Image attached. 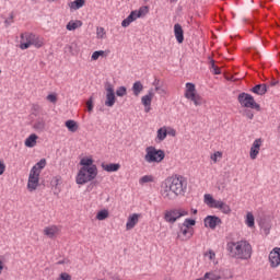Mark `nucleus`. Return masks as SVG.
<instances>
[{
  "mask_svg": "<svg viewBox=\"0 0 280 280\" xmlns=\"http://www.w3.org/2000/svg\"><path fill=\"white\" fill-rule=\"evenodd\" d=\"M187 194V179L180 175L168 178L161 189V196L164 200H176L177 196Z\"/></svg>",
  "mask_w": 280,
  "mask_h": 280,
  "instance_id": "f257e3e1",
  "label": "nucleus"
},
{
  "mask_svg": "<svg viewBox=\"0 0 280 280\" xmlns=\"http://www.w3.org/2000/svg\"><path fill=\"white\" fill-rule=\"evenodd\" d=\"M228 250L234 259H250L253 255V247L246 241L229 243Z\"/></svg>",
  "mask_w": 280,
  "mask_h": 280,
  "instance_id": "f03ea898",
  "label": "nucleus"
},
{
  "mask_svg": "<svg viewBox=\"0 0 280 280\" xmlns=\"http://www.w3.org/2000/svg\"><path fill=\"white\" fill-rule=\"evenodd\" d=\"M97 178V166H92L90 168H80L77 174V185H86L91 180Z\"/></svg>",
  "mask_w": 280,
  "mask_h": 280,
  "instance_id": "7ed1b4c3",
  "label": "nucleus"
},
{
  "mask_svg": "<svg viewBox=\"0 0 280 280\" xmlns=\"http://www.w3.org/2000/svg\"><path fill=\"white\" fill-rule=\"evenodd\" d=\"M165 159V151L155 147H147L144 161L145 163H161Z\"/></svg>",
  "mask_w": 280,
  "mask_h": 280,
  "instance_id": "20e7f679",
  "label": "nucleus"
},
{
  "mask_svg": "<svg viewBox=\"0 0 280 280\" xmlns=\"http://www.w3.org/2000/svg\"><path fill=\"white\" fill-rule=\"evenodd\" d=\"M186 215H189V211L183 208H174L164 212V220L167 224H176L180 218H185Z\"/></svg>",
  "mask_w": 280,
  "mask_h": 280,
  "instance_id": "39448f33",
  "label": "nucleus"
},
{
  "mask_svg": "<svg viewBox=\"0 0 280 280\" xmlns=\"http://www.w3.org/2000/svg\"><path fill=\"white\" fill-rule=\"evenodd\" d=\"M22 40H26V42H22L20 44V49H30V47H32V45H34V47L40 48L43 47V40H40L35 34L33 33H23L21 35Z\"/></svg>",
  "mask_w": 280,
  "mask_h": 280,
  "instance_id": "423d86ee",
  "label": "nucleus"
},
{
  "mask_svg": "<svg viewBox=\"0 0 280 280\" xmlns=\"http://www.w3.org/2000/svg\"><path fill=\"white\" fill-rule=\"evenodd\" d=\"M184 97H186V100H189V102H192L194 106H202L205 102V100H202L200 95L196 93V84L194 83H186V91Z\"/></svg>",
  "mask_w": 280,
  "mask_h": 280,
  "instance_id": "0eeeda50",
  "label": "nucleus"
},
{
  "mask_svg": "<svg viewBox=\"0 0 280 280\" xmlns=\"http://www.w3.org/2000/svg\"><path fill=\"white\" fill-rule=\"evenodd\" d=\"M237 101L244 108H255V110L258 112L261 110V106L255 102V97L248 93L243 92L238 94Z\"/></svg>",
  "mask_w": 280,
  "mask_h": 280,
  "instance_id": "6e6552de",
  "label": "nucleus"
},
{
  "mask_svg": "<svg viewBox=\"0 0 280 280\" xmlns=\"http://www.w3.org/2000/svg\"><path fill=\"white\" fill-rule=\"evenodd\" d=\"M105 91H106V100L105 106L108 108H113L115 106V102H117V97L115 96V85L110 82H105Z\"/></svg>",
  "mask_w": 280,
  "mask_h": 280,
  "instance_id": "1a4fd4ad",
  "label": "nucleus"
},
{
  "mask_svg": "<svg viewBox=\"0 0 280 280\" xmlns=\"http://www.w3.org/2000/svg\"><path fill=\"white\" fill-rule=\"evenodd\" d=\"M40 183V175L34 172H30L28 182H27V189L28 191H36L38 189V185Z\"/></svg>",
  "mask_w": 280,
  "mask_h": 280,
  "instance_id": "9d476101",
  "label": "nucleus"
},
{
  "mask_svg": "<svg viewBox=\"0 0 280 280\" xmlns=\"http://www.w3.org/2000/svg\"><path fill=\"white\" fill-rule=\"evenodd\" d=\"M222 223V219L217 215H208L203 219V224L206 229H211L212 231L215 230V228Z\"/></svg>",
  "mask_w": 280,
  "mask_h": 280,
  "instance_id": "9b49d317",
  "label": "nucleus"
},
{
  "mask_svg": "<svg viewBox=\"0 0 280 280\" xmlns=\"http://www.w3.org/2000/svg\"><path fill=\"white\" fill-rule=\"evenodd\" d=\"M154 89H150L149 91H148V94L147 95H144V96H142L141 97V103H142V105L144 106V112H149V110H151V106H152V100H154Z\"/></svg>",
  "mask_w": 280,
  "mask_h": 280,
  "instance_id": "f8f14e48",
  "label": "nucleus"
},
{
  "mask_svg": "<svg viewBox=\"0 0 280 280\" xmlns=\"http://www.w3.org/2000/svg\"><path fill=\"white\" fill-rule=\"evenodd\" d=\"M269 264H270L271 268H279V266H280V247H276L270 252Z\"/></svg>",
  "mask_w": 280,
  "mask_h": 280,
  "instance_id": "ddd939ff",
  "label": "nucleus"
},
{
  "mask_svg": "<svg viewBox=\"0 0 280 280\" xmlns=\"http://www.w3.org/2000/svg\"><path fill=\"white\" fill-rule=\"evenodd\" d=\"M261 138H258L253 142L249 150V159H252V161H255V159H257V156L259 155V150H261Z\"/></svg>",
  "mask_w": 280,
  "mask_h": 280,
  "instance_id": "4468645a",
  "label": "nucleus"
},
{
  "mask_svg": "<svg viewBox=\"0 0 280 280\" xmlns=\"http://www.w3.org/2000/svg\"><path fill=\"white\" fill-rule=\"evenodd\" d=\"M139 218H140V214H138V213H133V214L129 215L127 219V223H126V230L132 231V229H135V226H137V224H139Z\"/></svg>",
  "mask_w": 280,
  "mask_h": 280,
  "instance_id": "2eb2a0df",
  "label": "nucleus"
},
{
  "mask_svg": "<svg viewBox=\"0 0 280 280\" xmlns=\"http://www.w3.org/2000/svg\"><path fill=\"white\" fill-rule=\"evenodd\" d=\"M35 132H45L47 130V121L45 118H37L33 125Z\"/></svg>",
  "mask_w": 280,
  "mask_h": 280,
  "instance_id": "dca6fc26",
  "label": "nucleus"
},
{
  "mask_svg": "<svg viewBox=\"0 0 280 280\" xmlns=\"http://www.w3.org/2000/svg\"><path fill=\"white\" fill-rule=\"evenodd\" d=\"M180 235H183L182 241L187 242V240H191V237L194 236V231L190 230L189 228L180 225L178 237H180Z\"/></svg>",
  "mask_w": 280,
  "mask_h": 280,
  "instance_id": "f3484780",
  "label": "nucleus"
},
{
  "mask_svg": "<svg viewBox=\"0 0 280 280\" xmlns=\"http://www.w3.org/2000/svg\"><path fill=\"white\" fill-rule=\"evenodd\" d=\"M174 34L177 43L183 44L185 40V32L183 31V26L180 24L174 25Z\"/></svg>",
  "mask_w": 280,
  "mask_h": 280,
  "instance_id": "a211bd4d",
  "label": "nucleus"
},
{
  "mask_svg": "<svg viewBox=\"0 0 280 280\" xmlns=\"http://www.w3.org/2000/svg\"><path fill=\"white\" fill-rule=\"evenodd\" d=\"M250 92L255 93V95L264 96L268 93V85L267 84H257L250 89Z\"/></svg>",
  "mask_w": 280,
  "mask_h": 280,
  "instance_id": "6ab92c4d",
  "label": "nucleus"
},
{
  "mask_svg": "<svg viewBox=\"0 0 280 280\" xmlns=\"http://www.w3.org/2000/svg\"><path fill=\"white\" fill-rule=\"evenodd\" d=\"M102 170L104 172L113 173V172H119L121 170V164L119 163H109V164H101Z\"/></svg>",
  "mask_w": 280,
  "mask_h": 280,
  "instance_id": "aec40b11",
  "label": "nucleus"
},
{
  "mask_svg": "<svg viewBox=\"0 0 280 280\" xmlns=\"http://www.w3.org/2000/svg\"><path fill=\"white\" fill-rule=\"evenodd\" d=\"M137 19H139L137 11H131L130 14L125 20H122L121 27H130V23H135Z\"/></svg>",
  "mask_w": 280,
  "mask_h": 280,
  "instance_id": "412c9836",
  "label": "nucleus"
},
{
  "mask_svg": "<svg viewBox=\"0 0 280 280\" xmlns=\"http://www.w3.org/2000/svg\"><path fill=\"white\" fill-rule=\"evenodd\" d=\"M59 231L60 230L56 225L47 226L44 229V235H46V237H49L50 240H54V237L58 235Z\"/></svg>",
  "mask_w": 280,
  "mask_h": 280,
  "instance_id": "4be33fe9",
  "label": "nucleus"
},
{
  "mask_svg": "<svg viewBox=\"0 0 280 280\" xmlns=\"http://www.w3.org/2000/svg\"><path fill=\"white\" fill-rule=\"evenodd\" d=\"M167 139V127H162L158 129L155 141L156 143H161Z\"/></svg>",
  "mask_w": 280,
  "mask_h": 280,
  "instance_id": "5701e85b",
  "label": "nucleus"
},
{
  "mask_svg": "<svg viewBox=\"0 0 280 280\" xmlns=\"http://www.w3.org/2000/svg\"><path fill=\"white\" fill-rule=\"evenodd\" d=\"M47 165V160L42 159L39 162H37L31 170V172H34V174L40 175V170H45V166Z\"/></svg>",
  "mask_w": 280,
  "mask_h": 280,
  "instance_id": "b1692460",
  "label": "nucleus"
},
{
  "mask_svg": "<svg viewBox=\"0 0 280 280\" xmlns=\"http://www.w3.org/2000/svg\"><path fill=\"white\" fill-rule=\"evenodd\" d=\"M36 141H38V136L36 133H32L26 138L24 145L26 148H36Z\"/></svg>",
  "mask_w": 280,
  "mask_h": 280,
  "instance_id": "393cba45",
  "label": "nucleus"
},
{
  "mask_svg": "<svg viewBox=\"0 0 280 280\" xmlns=\"http://www.w3.org/2000/svg\"><path fill=\"white\" fill-rule=\"evenodd\" d=\"M214 209H220L225 215L231 213V206L226 205V202L219 200Z\"/></svg>",
  "mask_w": 280,
  "mask_h": 280,
  "instance_id": "a878e982",
  "label": "nucleus"
},
{
  "mask_svg": "<svg viewBox=\"0 0 280 280\" xmlns=\"http://www.w3.org/2000/svg\"><path fill=\"white\" fill-rule=\"evenodd\" d=\"M260 229L264 231L265 235H270V229H272V222L270 220H262L260 222Z\"/></svg>",
  "mask_w": 280,
  "mask_h": 280,
  "instance_id": "bb28decb",
  "label": "nucleus"
},
{
  "mask_svg": "<svg viewBox=\"0 0 280 280\" xmlns=\"http://www.w3.org/2000/svg\"><path fill=\"white\" fill-rule=\"evenodd\" d=\"M219 201L220 200H215L210 194H206L203 197V202L213 209H215V206Z\"/></svg>",
  "mask_w": 280,
  "mask_h": 280,
  "instance_id": "cd10ccee",
  "label": "nucleus"
},
{
  "mask_svg": "<svg viewBox=\"0 0 280 280\" xmlns=\"http://www.w3.org/2000/svg\"><path fill=\"white\" fill-rule=\"evenodd\" d=\"M143 92V83L141 81H136L132 85V93L136 97H139Z\"/></svg>",
  "mask_w": 280,
  "mask_h": 280,
  "instance_id": "c85d7f7f",
  "label": "nucleus"
},
{
  "mask_svg": "<svg viewBox=\"0 0 280 280\" xmlns=\"http://www.w3.org/2000/svg\"><path fill=\"white\" fill-rule=\"evenodd\" d=\"M78 27H82V21H80V20L70 21L66 25V30H68V32H74V30H78Z\"/></svg>",
  "mask_w": 280,
  "mask_h": 280,
  "instance_id": "c756f323",
  "label": "nucleus"
},
{
  "mask_svg": "<svg viewBox=\"0 0 280 280\" xmlns=\"http://www.w3.org/2000/svg\"><path fill=\"white\" fill-rule=\"evenodd\" d=\"M66 128H68L69 132H78V129L80 128V126L78 125V122L75 120H67L65 124Z\"/></svg>",
  "mask_w": 280,
  "mask_h": 280,
  "instance_id": "7c9ffc66",
  "label": "nucleus"
},
{
  "mask_svg": "<svg viewBox=\"0 0 280 280\" xmlns=\"http://www.w3.org/2000/svg\"><path fill=\"white\" fill-rule=\"evenodd\" d=\"M80 165H82L81 168H85V170H90V167L96 166L95 164H93V159L91 158L81 159Z\"/></svg>",
  "mask_w": 280,
  "mask_h": 280,
  "instance_id": "2f4dec72",
  "label": "nucleus"
},
{
  "mask_svg": "<svg viewBox=\"0 0 280 280\" xmlns=\"http://www.w3.org/2000/svg\"><path fill=\"white\" fill-rule=\"evenodd\" d=\"M84 3H86V0H74L69 3V8L71 10H80V8H83Z\"/></svg>",
  "mask_w": 280,
  "mask_h": 280,
  "instance_id": "473e14b6",
  "label": "nucleus"
},
{
  "mask_svg": "<svg viewBox=\"0 0 280 280\" xmlns=\"http://www.w3.org/2000/svg\"><path fill=\"white\" fill-rule=\"evenodd\" d=\"M245 223L249 229H253V226H255V215H253L252 212H248L246 214Z\"/></svg>",
  "mask_w": 280,
  "mask_h": 280,
  "instance_id": "72a5a7b5",
  "label": "nucleus"
},
{
  "mask_svg": "<svg viewBox=\"0 0 280 280\" xmlns=\"http://www.w3.org/2000/svg\"><path fill=\"white\" fill-rule=\"evenodd\" d=\"M252 8H253L252 4L240 7L238 9H236V12L237 14H240V16H244V14H248V12H250Z\"/></svg>",
  "mask_w": 280,
  "mask_h": 280,
  "instance_id": "f704fd0d",
  "label": "nucleus"
},
{
  "mask_svg": "<svg viewBox=\"0 0 280 280\" xmlns=\"http://www.w3.org/2000/svg\"><path fill=\"white\" fill-rule=\"evenodd\" d=\"M203 279L209 280H220L222 276L214 273L213 271L206 272Z\"/></svg>",
  "mask_w": 280,
  "mask_h": 280,
  "instance_id": "c9c22d12",
  "label": "nucleus"
},
{
  "mask_svg": "<svg viewBox=\"0 0 280 280\" xmlns=\"http://www.w3.org/2000/svg\"><path fill=\"white\" fill-rule=\"evenodd\" d=\"M133 12H136L138 19H141V16H145V14L150 12V9L148 7H141L139 10H135Z\"/></svg>",
  "mask_w": 280,
  "mask_h": 280,
  "instance_id": "e433bc0d",
  "label": "nucleus"
},
{
  "mask_svg": "<svg viewBox=\"0 0 280 280\" xmlns=\"http://www.w3.org/2000/svg\"><path fill=\"white\" fill-rule=\"evenodd\" d=\"M96 38H98L100 40L106 38V30L104 27L96 28Z\"/></svg>",
  "mask_w": 280,
  "mask_h": 280,
  "instance_id": "4c0bfd02",
  "label": "nucleus"
},
{
  "mask_svg": "<svg viewBox=\"0 0 280 280\" xmlns=\"http://www.w3.org/2000/svg\"><path fill=\"white\" fill-rule=\"evenodd\" d=\"M115 93L117 97H125V95H128V89L126 86H119Z\"/></svg>",
  "mask_w": 280,
  "mask_h": 280,
  "instance_id": "58836bf2",
  "label": "nucleus"
},
{
  "mask_svg": "<svg viewBox=\"0 0 280 280\" xmlns=\"http://www.w3.org/2000/svg\"><path fill=\"white\" fill-rule=\"evenodd\" d=\"M106 218H108V210L106 209L98 211L96 214V220L103 221L106 220Z\"/></svg>",
  "mask_w": 280,
  "mask_h": 280,
  "instance_id": "ea45409f",
  "label": "nucleus"
},
{
  "mask_svg": "<svg viewBox=\"0 0 280 280\" xmlns=\"http://www.w3.org/2000/svg\"><path fill=\"white\" fill-rule=\"evenodd\" d=\"M106 55V51L104 50H96L92 54L91 59L92 60H100V57H104Z\"/></svg>",
  "mask_w": 280,
  "mask_h": 280,
  "instance_id": "a19ab883",
  "label": "nucleus"
},
{
  "mask_svg": "<svg viewBox=\"0 0 280 280\" xmlns=\"http://www.w3.org/2000/svg\"><path fill=\"white\" fill-rule=\"evenodd\" d=\"M184 228L189 229V226H196V220L194 219H185L184 223L182 224Z\"/></svg>",
  "mask_w": 280,
  "mask_h": 280,
  "instance_id": "79ce46f5",
  "label": "nucleus"
},
{
  "mask_svg": "<svg viewBox=\"0 0 280 280\" xmlns=\"http://www.w3.org/2000/svg\"><path fill=\"white\" fill-rule=\"evenodd\" d=\"M46 100L50 102V104H56V102H58V95L56 93L48 94Z\"/></svg>",
  "mask_w": 280,
  "mask_h": 280,
  "instance_id": "37998d69",
  "label": "nucleus"
},
{
  "mask_svg": "<svg viewBox=\"0 0 280 280\" xmlns=\"http://www.w3.org/2000/svg\"><path fill=\"white\" fill-rule=\"evenodd\" d=\"M152 180H154L152 175H144L140 178V184L143 185L144 183H152Z\"/></svg>",
  "mask_w": 280,
  "mask_h": 280,
  "instance_id": "c03bdc74",
  "label": "nucleus"
},
{
  "mask_svg": "<svg viewBox=\"0 0 280 280\" xmlns=\"http://www.w3.org/2000/svg\"><path fill=\"white\" fill-rule=\"evenodd\" d=\"M154 91H156V93H159L161 97H165V95H168L167 90L164 89L163 85L160 88H154Z\"/></svg>",
  "mask_w": 280,
  "mask_h": 280,
  "instance_id": "a18cd8bd",
  "label": "nucleus"
},
{
  "mask_svg": "<svg viewBox=\"0 0 280 280\" xmlns=\"http://www.w3.org/2000/svg\"><path fill=\"white\" fill-rule=\"evenodd\" d=\"M210 65H211V69H213V73H214V75H220V68H218L217 66H215V60H213V59H211L210 60Z\"/></svg>",
  "mask_w": 280,
  "mask_h": 280,
  "instance_id": "49530a36",
  "label": "nucleus"
},
{
  "mask_svg": "<svg viewBox=\"0 0 280 280\" xmlns=\"http://www.w3.org/2000/svg\"><path fill=\"white\" fill-rule=\"evenodd\" d=\"M211 161H213V163H215L218 161V159H222V152L221 151H217L214 152L211 156H210Z\"/></svg>",
  "mask_w": 280,
  "mask_h": 280,
  "instance_id": "de8ad7c7",
  "label": "nucleus"
},
{
  "mask_svg": "<svg viewBox=\"0 0 280 280\" xmlns=\"http://www.w3.org/2000/svg\"><path fill=\"white\" fill-rule=\"evenodd\" d=\"M244 116L247 117V119H254L255 113L252 109H245Z\"/></svg>",
  "mask_w": 280,
  "mask_h": 280,
  "instance_id": "09e8293b",
  "label": "nucleus"
},
{
  "mask_svg": "<svg viewBox=\"0 0 280 280\" xmlns=\"http://www.w3.org/2000/svg\"><path fill=\"white\" fill-rule=\"evenodd\" d=\"M86 106H88V112H89V113H93V96H91V97L88 100Z\"/></svg>",
  "mask_w": 280,
  "mask_h": 280,
  "instance_id": "8fccbe9b",
  "label": "nucleus"
},
{
  "mask_svg": "<svg viewBox=\"0 0 280 280\" xmlns=\"http://www.w3.org/2000/svg\"><path fill=\"white\" fill-rule=\"evenodd\" d=\"M68 49L70 54H73V50L78 49V42H72L69 46Z\"/></svg>",
  "mask_w": 280,
  "mask_h": 280,
  "instance_id": "3c124183",
  "label": "nucleus"
},
{
  "mask_svg": "<svg viewBox=\"0 0 280 280\" xmlns=\"http://www.w3.org/2000/svg\"><path fill=\"white\" fill-rule=\"evenodd\" d=\"M205 256H206V257L208 256L210 260H213V259H215V252H213V250L210 249V250L208 252V254H205Z\"/></svg>",
  "mask_w": 280,
  "mask_h": 280,
  "instance_id": "603ef678",
  "label": "nucleus"
},
{
  "mask_svg": "<svg viewBox=\"0 0 280 280\" xmlns=\"http://www.w3.org/2000/svg\"><path fill=\"white\" fill-rule=\"evenodd\" d=\"M5 172V163L3 161H0V176H3Z\"/></svg>",
  "mask_w": 280,
  "mask_h": 280,
  "instance_id": "864d4df0",
  "label": "nucleus"
},
{
  "mask_svg": "<svg viewBox=\"0 0 280 280\" xmlns=\"http://www.w3.org/2000/svg\"><path fill=\"white\" fill-rule=\"evenodd\" d=\"M60 279L61 280H71V276L69 273H67V272H62L60 275Z\"/></svg>",
  "mask_w": 280,
  "mask_h": 280,
  "instance_id": "5fc2aeb1",
  "label": "nucleus"
},
{
  "mask_svg": "<svg viewBox=\"0 0 280 280\" xmlns=\"http://www.w3.org/2000/svg\"><path fill=\"white\" fill-rule=\"evenodd\" d=\"M13 19H14V15L11 14L10 18L4 21V24L7 25V27H10V25H12V20Z\"/></svg>",
  "mask_w": 280,
  "mask_h": 280,
  "instance_id": "6e6d98bb",
  "label": "nucleus"
},
{
  "mask_svg": "<svg viewBox=\"0 0 280 280\" xmlns=\"http://www.w3.org/2000/svg\"><path fill=\"white\" fill-rule=\"evenodd\" d=\"M152 85L155 86V89H160L161 86H163V85L161 84V80H159V79H155V80L153 81Z\"/></svg>",
  "mask_w": 280,
  "mask_h": 280,
  "instance_id": "4d7b16f0",
  "label": "nucleus"
},
{
  "mask_svg": "<svg viewBox=\"0 0 280 280\" xmlns=\"http://www.w3.org/2000/svg\"><path fill=\"white\" fill-rule=\"evenodd\" d=\"M167 135H170V137H176V131L174 129H171L167 131Z\"/></svg>",
  "mask_w": 280,
  "mask_h": 280,
  "instance_id": "13d9d810",
  "label": "nucleus"
},
{
  "mask_svg": "<svg viewBox=\"0 0 280 280\" xmlns=\"http://www.w3.org/2000/svg\"><path fill=\"white\" fill-rule=\"evenodd\" d=\"M277 84H279V81L277 80H273L270 82V86H277Z\"/></svg>",
  "mask_w": 280,
  "mask_h": 280,
  "instance_id": "bf43d9fd",
  "label": "nucleus"
},
{
  "mask_svg": "<svg viewBox=\"0 0 280 280\" xmlns=\"http://www.w3.org/2000/svg\"><path fill=\"white\" fill-rule=\"evenodd\" d=\"M2 271H3V260L0 259V275H1Z\"/></svg>",
  "mask_w": 280,
  "mask_h": 280,
  "instance_id": "052dcab7",
  "label": "nucleus"
},
{
  "mask_svg": "<svg viewBox=\"0 0 280 280\" xmlns=\"http://www.w3.org/2000/svg\"><path fill=\"white\" fill-rule=\"evenodd\" d=\"M192 213H194V215H196V213H198V210L197 209H192Z\"/></svg>",
  "mask_w": 280,
  "mask_h": 280,
  "instance_id": "680f3d73",
  "label": "nucleus"
},
{
  "mask_svg": "<svg viewBox=\"0 0 280 280\" xmlns=\"http://www.w3.org/2000/svg\"><path fill=\"white\" fill-rule=\"evenodd\" d=\"M49 3H51V2H54V1H56V0H47Z\"/></svg>",
  "mask_w": 280,
  "mask_h": 280,
  "instance_id": "e2e57ef3",
  "label": "nucleus"
},
{
  "mask_svg": "<svg viewBox=\"0 0 280 280\" xmlns=\"http://www.w3.org/2000/svg\"><path fill=\"white\" fill-rule=\"evenodd\" d=\"M58 264L61 265V264H65V261H59Z\"/></svg>",
  "mask_w": 280,
  "mask_h": 280,
  "instance_id": "0e129e2a",
  "label": "nucleus"
},
{
  "mask_svg": "<svg viewBox=\"0 0 280 280\" xmlns=\"http://www.w3.org/2000/svg\"><path fill=\"white\" fill-rule=\"evenodd\" d=\"M58 183H59V180H58V179H56V185H58Z\"/></svg>",
  "mask_w": 280,
  "mask_h": 280,
  "instance_id": "69168bd1",
  "label": "nucleus"
},
{
  "mask_svg": "<svg viewBox=\"0 0 280 280\" xmlns=\"http://www.w3.org/2000/svg\"><path fill=\"white\" fill-rule=\"evenodd\" d=\"M258 46L261 47V43L258 42Z\"/></svg>",
  "mask_w": 280,
  "mask_h": 280,
  "instance_id": "338daca9",
  "label": "nucleus"
},
{
  "mask_svg": "<svg viewBox=\"0 0 280 280\" xmlns=\"http://www.w3.org/2000/svg\"><path fill=\"white\" fill-rule=\"evenodd\" d=\"M171 2L178 1V0H170Z\"/></svg>",
  "mask_w": 280,
  "mask_h": 280,
  "instance_id": "774afa93",
  "label": "nucleus"
}]
</instances>
